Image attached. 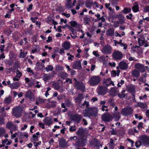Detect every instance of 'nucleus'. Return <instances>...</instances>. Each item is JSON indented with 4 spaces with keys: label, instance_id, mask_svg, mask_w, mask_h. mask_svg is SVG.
<instances>
[{
    "label": "nucleus",
    "instance_id": "nucleus-28",
    "mask_svg": "<svg viewBox=\"0 0 149 149\" xmlns=\"http://www.w3.org/2000/svg\"><path fill=\"white\" fill-rule=\"evenodd\" d=\"M138 106L143 109L147 108V105L146 104L143 103L138 102Z\"/></svg>",
    "mask_w": 149,
    "mask_h": 149
},
{
    "label": "nucleus",
    "instance_id": "nucleus-51",
    "mask_svg": "<svg viewBox=\"0 0 149 149\" xmlns=\"http://www.w3.org/2000/svg\"><path fill=\"white\" fill-rule=\"evenodd\" d=\"M141 145V143L140 140L139 141H137L135 142V146L136 148H138L140 147Z\"/></svg>",
    "mask_w": 149,
    "mask_h": 149
},
{
    "label": "nucleus",
    "instance_id": "nucleus-53",
    "mask_svg": "<svg viewBox=\"0 0 149 149\" xmlns=\"http://www.w3.org/2000/svg\"><path fill=\"white\" fill-rule=\"evenodd\" d=\"M35 84V81L34 80H30L29 82L28 83V84L29 86H31L33 85H34Z\"/></svg>",
    "mask_w": 149,
    "mask_h": 149
},
{
    "label": "nucleus",
    "instance_id": "nucleus-3",
    "mask_svg": "<svg viewBox=\"0 0 149 149\" xmlns=\"http://www.w3.org/2000/svg\"><path fill=\"white\" fill-rule=\"evenodd\" d=\"M133 112V109L130 107L123 108L121 110V114L123 115L126 116L131 115Z\"/></svg>",
    "mask_w": 149,
    "mask_h": 149
},
{
    "label": "nucleus",
    "instance_id": "nucleus-56",
    "mask_svg": "<svg viewBox=\"0 0 149 149\" xmlns=\"http://www.w3.org/2000/svg\"><path fill=\"white\" fill-rule=\"evenodd\" d=\"M128 91L130 92H133L135 91V89L132 87H130L128 88Z\"/></svg>",
    "mask_w": 149,
    "mask_h": 149
},
{
    "label": "nucleus",
    "instance_id": "nucleus-29",
    "mask_svg": "<svg viewBox=\"0 0 149 149\" xmlns=\"http://www.w3.org/2000/svg\"><path fill=\"white\" fill-rule=\"evenodd\" d=\"M89 105L90 104L89 102L88 101H85L84 103L80 104L79 106L81 108L83 107V106H85V107L86 108H89Z\"/></svg>",
    "mask_w": 149,
    "mask_h": 149
},
{
    "label": "nucleus",
    "instance_id": "nucleus-13",
    "mask_svg": "<svg viewBox=\"0 0 149 149\" xmlns=\"http://www.w3.org/2000/svg\"><path fill=\"white\" fill-rule=\"evenodd\" d=\"M91 143L92 146H94L99 147L100 145L101 146H102V144H100V141L98 139L95 138L92 140Z\"/></svg>",
    "mask_w": 149,
    "mask_h": 149
},
{
    "label": "nucleus",
    "instance_id": "nucleus-43",
    "mask_svg": "<svg viewBox=\"0 0 149 149\" xmlns=\"http://www.w3.org/2000/svg\"><path fill=\"white\" fill-rule=\"evenodd\" d=\"M70 23L71 26L73 27L77 26L78 25L77 22L75 21H71Z\"/></svg>",
    "mask_w": 149,
    "mask_h": 149
},
{
    "label": "nucleus",
    "instance_id": "nucleus-31",
    "mask_svg": "<svg viewBox=\"0 0 149 149\" xmlns=\"http://www.w3.org/2000/svg\"><path fill=\"white\" fill-rule=\"evenodd\" d=\"M114 100L113 99H110L108 100L109 104L112 107H114L115 106V104L114 103Z\"/></svg>",
    "mask_w": 149,
    "mask_h": 149
},
{
    "label": "nucleus",
    "instance_id": "nucleus-26",
    "mask_svg": "<svg viewBox=\"0 0 149 149\" xmlns=\"http://www.w3.org/2000/svg\"><path fill=\"white\" fill-rule=\"evenodd\" d=\"M52 75L49 74H45L43 77V79L45 81H47L51 79Z\"/></svg>",
    "mask_w": 149,
    "mask_h": 149
},
{
    "label": "nucleus",
    "instance_id": "nucleus-25",
    "mask_svg": "<svg viewBox=\"0 0 149 149\" xmlns=\"http://www.w3.org/2000/svg\"><path fill=\"white\" fill-rule=\"evenodd\" d=\"M83 98V95L82 94H79L76 98V100L77 102L80 103Z\"/></svg>",
    "mask_w": 149,
    "mask_h": 149
},
{
    "label": "nucleus",
    "instance_id": "nucleus-22",
    "mask_svg": "<svg viewBox=\"0 0 149 149\" xmlns=\"http://www.w3.org/2000/svg\"><path fill=\"white\" fill-rule=\"evenodd\" d=\"M131 74L133 76L138 78L140 76V72L139 71L135 69L132 71Z\"/></svg>",
    "mask_w": 149,
    "mask_h": 149
},
{
    "label": "nucleus",
    "instance_id": "nucleus-37",
    "mask_svg": "<svg viewBox=\"0 0 149 149\" xmlns=\"http://www.w3.org/2000/svg\"><path fill=\"white\" fill-rule=\"evenodd\" d=\"M10 55L12 58L10 59V61H13L15 60L16 57V55L15 54L12 52L10 53Z\"/></svg>",
    "mask_w": 149,
    "mask_h": 149
},
{
    "label": "nucleus",
    "instance_id": "nucleus-57",
    "mask_svg": "<svg viewBox=\"0 0 149 149\" xmlns=\"http://www.w3.org/2000/svg\"><path fill=\"white\" fill-rule=\"evenodd\" d=\"M120 45L122 47H123V49H127V45L126 44H124L123 43H122Z\"/></svg>",
    "mask_w": 149,
    "mask_h": 149
},
{
    "label": "nucleus",
    "instance_id": "nucleus-4",
    "mask_svg": "<svg viewBox=\"0 0 149 149\" xmlns=\"http://www.w3.org/2000/svg\"><path fill=\"white\" fill-rule=\"evenodd\" d=\"M112 56L116 60H121L123 57V54L118 50H115L112 54Z\"/></svg>",
    "mask_w": 149,
    "mask_h": 149
},
{
    "label": "nucleus",
    "instance_id": "nucleus-10",
    "mask_svg": "<svg viewBox=\"0 0 149 149\" xmlns=\"http://www.w3.org/2000/svg\"><path fill=\"white\" fill-rule=\"evenodd\" d=\"M82 118V116L80 115L76 114L72 116L71 119L72 120L74 121L75 122L79 123Z\"/></svg>",
    "mask_w": 149,
    "mask_h": 149
},
{
    "label": "nucleus",
    "instance_id": "nucleus-36",
    "mask_svg": "<svg viewBox=\"0 0 149 149\" xmlns=\"http://www.w3.org/2000/svg\"><path fill=\"white\" fill-rule=\"evenodd\" d=\"M131 11V9L130 8H125L123 10V13L125 14H127V13L130 12Z\"/></svg>",
    "mask_w": 149,
    "mask_h": 149
},
{
    "label": "nucleus",
    "instance_id": "nucleus-23",
    "mask_svg": "<svg viewBox=\"0 0 149 149\" xmlns=\"http://www.w3.org/2000/svg\"><path fill=\"white\" fill-rule=\"evenodd\" d=\"M20 85V83L18 82H16L12 84L10 87L13 89H17Z\"/></svg>",
    "mask_w": 149,
    "mask_h": 149
},
{
    "label": "nucleus",
    "instance_id": "nucleus-59",
    "mask_svg": "<svg viewBox=\"0 0 149 149\" xmlns=\"http://www.w3.org/2000/svg\"><path fill=\"white\" fill-rule=\"evenodd\" d=\"M143 123L142 122H140L139 123L137 127L139 130H140L141 128L143 127Z\"/></svg>",
    "mask_w": 149,
    "mask_h": 149
},
{
    "label": "nucleus",
    "instance_id": "nucleus-8",
    "mask_svg": "<svg viewBox=\"0 0 149 149\" xmlns=\"http://www.w3.org/2000/svg\"><path fill=\"white\" fill-rule=\"evenodd\" d=\"M107 88L104 86H99L97 89V93L99 95H104L106 94Z\"/></svg>",
    "mask_w": 149,
    "mask_h": 149
},
{
    "label": "nucleus",
    "instance_id": "nucleus-2",
    "mask_svg": "<svg viewBox=\"0 0 149 149\" xmlns=\"http://www.w3.org/2000/svg\"><path fill=\"white\" fill-rule=\"evenodd\" d=\"M101 80L100 77L98 76H94L89 78L88 82L90 85L95 86L97 85Z\"/></svg>",
    "mask_w": 149,
    "mask_h": 149
},
{
    "label": "nucleus",
    "instance_id": "nucleus-34",
    "mask_svg": "<svg viewBox=\"0 0 149 149\" xmlns=\"http://www.w3.org/2000/svg\"><path fill=\"white\" fill-rule=\"evenodd\" d=\"M84 20L86 24H88L91 22L90 19L88 17H86L84 18Z\"/></svg>",
    "mask_w": 149,
    "mask_h": 149
},
{
    "label": "nucleus",
    "instance_id": "nucleus-35",
    "mask_svg": "<svg viewBox=\"0 0 149 149\" xmlns=\"http://www.w3.org/2000/svg\"><path fill=\"white\" fill-rule=\"evenodd\" d=\"M5 132V130L3 127H0V137L4 136Z\"/></svg>",
    "mask_w": 149,
    "mask_h": 149
},
{
    "label": "nucleus",
    "instance_id": "nucleus-7",
    "mask_svg": "<svg viewBox=\"0 0 149 149\" xmlns=\"http://www.w3.org/2000/svg\"><path fill=\"white\" fill-rule=\"evenodd\" d=\"M75 86L77 89L81 90L82 92L85 91V86L81 82L76 81L75 83Z\"/></svg>",
    "mask_w": 149,
    "mask_h": 149
},
{
    "label": "nucleus",
    "instance_id": "nucleus-55",
    "mask_svg": "<svg viewBox=\"0 0 149 149\" xmlns=\"http://www.w3.org/2000/svg\"><path fill=\"white\" fill-rule=\"evenodd\" d=\"M119 24V22L116 21L114 22V24L113 26L115 28L118 27V24Z\"/></svg>",
    "mask_w": 149,
    "mask_h": 149
},
{
    "label": "nucleus",
    "instance_id": "nucleus-9",
    "mask_svg": "<svg viewBox=\"0 0 149 149\" xmlns=\"http://www.w3.org/2000/svg\"><path fill=\"white\" fill-rule=\"evenodd\" d=\"M102 118L104 121H109L112 119L111 115L108 113H105L102 115Z\"/></svg>",
    "mask_w": 149,
    "mask_h": 149
},
{
    "label": "nucleus",
    "instance_id": "nucleus-27",
    "mask_svg": "<svg viewBox=\"0 0 149 149\" xmlns=\"http://www.w3.org/2000/svg\"><path fill=\"white\" fill-rule=\"evenodd\" d=\"M26 96L30 99H32L33 95L30 91H29L26 92L25 94Z\"/></svg>",
    "mask_w": 149,
    "mask_h": 149
},
{
    "label": "nucleus",
    "instance_id": "nucleus-14",
    "mask_svg": "<svg viewBox=\"0 0 149 149\" xmlns=\"http://www.w3.org/2000/svg\"><path fill=\"white\" fill-rule=\"evenodd\" d=\"M120 68L122 70H126L128 68V66L127 63L123 61L120 62L119 64Z\"/></svg>",
    "mask_w": 149,
    "mask_h": 149
},
{
    "label": "nucleus",
    "instance_id": "nucleus-41",
    "mask_svg": "<svg viewBox=\"0 0 149 149\" xmlns=\"http://www.w3.org/2000/svg\"><path fill=\"white\" fill-rule=\"evenodd\" d=\"M68 29H70L72 32V34L74 35H76L77 34V33L76 30L74 29L72 27L70 26L68 28Z\"/></svg>",
    "mask_w": 149,
    "mask_h": 149
},
{
    "label": "nucleus",
    "instance_id": "nucleus-20",
    "mask_svg": "<svg viewBox=\"0 0 149 149\" xmlns=\"http://www.w3.org/2000/svg\"><path fill=\"white\" fill-rule=\"evenodd\" d=\"M106 34L108 36H113L114 34V29L113 28H109L106 31Z\"/></svg>",
    "mask_w": 149,
    "mask_h": 149
},
{
    "label": "nucleus",
    "instance_id": "nucleus-18",
    "mask_svg": "<svg viewBox=\"0 0 149 149\" xmlns=\"http://www.w3.org/2000/svg\"><path fill=\"white\" fill-rule=\"evenodd\" d=\"M103 84L104 85H106L107 87L111 84L113 86L114 85V83L111 80L110 78H108L106 80L103 82Z\"/></svg>",
    "mask_w": 149,
    "mask_h": 149
},
{
    "label": "nucleus",
    "instance_id": "nucleus-47",
    "mask_svg": "<svg viewBox=\"0 0 149 149\" xmlns=\"http://www.w3.org/2000/svg\"><path fill=\"white\" fill-rule=\"evenodd\" d=\"M8 139H6L4 140H2L1 143L3 144L6 143L7 145H9V141H8Z\"/></svg>",
    "mask_w": 149,
    "mask_h": 149
},
{
    "label": "nucleus",
    "instance_id": "nucleus-54",
    "mask_svg": "<svg viewBox=\"0 0 149 149\" xmlns=\"http://www.w3.org/2000/svg\"><path fill=\"white\" fill-rule=\"evenodd\" d=\"M12 37L13 40L15 42L19 40V37L17 36L14 35Z\"/></svg>",
    "mask_w": 149,
    "mask_h": 149
},
{
    "label": "nucleus",
    "instance_id": "nucleus-60",
    "mask_svg": "<svg viewBox=\"0 0 149 149\" xmlns=\"http://www.w3.org/2000/svg\"><path fill=\"white\" fill-rule=\"evenodd\" d=\"M92 3H87L86 4V7L90 8L92 6Z\"/></svg>",
    "mask_w": 149,
    "mask_h": 149
},
{
    "label": "nucleus",
    "instance_id": "nucleus-16",
    "mask_svg": "<svg viewBox=\"0 0 149 149\" xmlns=\"http://www.w3.org/2000/svg\"><path fill=\"white\" fill-rule=\"evenodd\" d=\"M43 121L45 125L48 126H50L53 123L52 119L48 117H45L43 120Z\"/></svg>",
    "mask_w": 149,
    "mask_h": 149
},
{
    "label": "nucleus",
    "instance_id": "nucleus-33",
    "mask_svg": "<svg viewBox=\"0 0 149 149\" xmlns=\"http://www.w3.org/2000/svg\"><path fill=\"white\" fill-rule=\"evenodd\" d=\"M27 53V52H20L19 54V57L20 58H24L26 56Z\"/></svg>",
    "mask_w": 149,
    "mask_h": 149
},
{
    "label": "nucleus",
    "instance_id": "nucleus-49",
    "mask_svg": "<svg viewBox=\"0 0 149 149\" xmlns=\"http://www.w3.org/2000/svg\"><path fill=\"white\" fill-rule=\"evenodd\" d=\"M143 11L145 13L149 12V6H147L144 7L143 8Z\"/></svg>",
    "mask_w": 149,
    "mask_h": 149
},
{
    "label": "nucleus",
    "instance_id": "nucleus-21",
    "mask_svg": "<svg viewBox=\"0 0 149 149\" xmlns=\"http://www.w3.org/2000/svg\"><path fill=\"white\" fill-rule=\"evenodd\" d=\"M62 47L65 50H68L70 47V43L68 41L65 42L63 44Z\"/></svg>",
    "mask_w": 149,
    "mask_h": 149
},
{
    "label": "nucleus",
    "instance_id": "nucleus-50",
    "mask_svg": "<svg viewBox=\"0 0 149 149\" xmlns=\"http://www.w3.org/2000/svg\"><path fill=\"white\" fill-rule=\"evenodd\" d=\"M117 17L120 20H122V19H125V17L121 14H119L117 15Z\"/></svg>",
    "mask_w": 149,
    "mask_h": 149
},
{
    "label": "nucleus",
    "instance_id": "nucleus-15",
    "mask_svg": "<svg viewBox=\"0 0 149 149\" xmlns=\"http://www.w3.org/2000/svg\"><path fill=\"white\" fill-rule=\"evenodd\" d=\"M118 91L116 88H112L109 91V95L113 97L115 96L118 95Z\"/></svg>",
    "mask_w": 149,
    "mask_h": 149
},
{
    "label": "nucleus",
    "instance_id": "nucleus-39",
    "mask_svg": "<svg viewBox=\"0 0 149 149\" xmlns=\"http://www.w3.org/2000/svg\"><path fill=\"white\" fill-rule=\"evenodd\" d=\"M53 69V67L51 65H48L47 67L45 68V70L47 72H48L49 70L52 71Z\"/></svg>",
    "mask_w": 149,
    "mask_h": 149
},
{
    "label": "nucleus",
    "instance_id": "nucleus-17",
    "mask_svg": "<svg viewBox=\"0 0 149 149\" xmlns=\"http://www.w3.org/2000/svg\"><path fill=\"white\" fill-rule=\"evenodd\" d=\"M72 68L74 69H80L81 68V62L79 61H76L72 66Z\"/></svg>",
    "mask_w": 149,
    "mask_h": 149
},
{
    "label": "nucleus",
    "instance_id": "nucleus-32",
    "mask_svg": "<svg viewBox=\"0 0 149 149\" xmlns=\"http://www.w3.org/2000/svg\"><path fill=\"white\" fill-rule=\"evenodd\" d=\"M138 42L139 45L141 46H142L144 44H146V42L144 40V38L143 39V40H142L139 38L138 39Z\"/></svg>",
    "mask_w": 149,
    "mask_h": 149
},
{
    "label": "nucleus",
    "instance_id": "nucleus-46",
    "mask_svg": "<svg viewBox=\"0 0 149 149\" xmlns=\"http://www.w3.org/2000/svg\"><path fill=\"white\" fill-rule=\"evenodd\" d=\"M127 94V93H118V95L120 98H124Z\"/></svg>",
    "mask_w": 149,
    "mask_h": 149
},
{
    "label": "nucleus",
    "instance_id": "nucleus-12",
    "mask_svg": "<svg viewBox=\"0 0 149 149\" xmlns=\"http://www.w3.org/2000/svg\"><path fill=\"white\" fill-rule=\"evenodd\" d=\"M68 143V142L66 141L63 137L61 138L59 141V145L61 148H65Z\"/></svg>",
    "mask_w": 149,
    "mask_h": 149
},
{
    "label": "nucleus",
    "instance_id": "nucleus-63",
    "mask_svg": "<svg viewBox=\"0 0 149 149\" xmlns=\"http://www.w3.org/2000/svg\"><path fill=\"white\" fill-rule=\"evenodd\" d=\"M124 83V81L123 80H121L120 82H118V84H117V86L118 87H120Z\"/></svg>",
    "mask_w": 149,
    "mask_h": 149
},
{
    "label": "nucleus",
    "instance_id": "nucleus-30",
    "mask_svg": "<svg viewBox=\"0 0 149 149\" xmlns=\"http://www.w3.org/2000/svg\"><path fill=\"white\" fill-rule=\"evenodd\" d=\"M59 75L62 78L64 79L68 77V74L65 72H62L60 73Z\"/></svg>",
    "mask_w": 149,
    "mask_h": 149
},
{
    "label": "nucleus",
    "instance_id": "nucleus-5",
    "mask_svg": "<svg viewBox=\"0 0 149 149\" xmlns=\"http://www.w3.org/2000/svg\"><path fill=\"white\" fill-rule=\"evenodd\" d=\"M22 107L19 106L14 108L13 110V114L16 117H19L22 115Z\"/></svg>",
    "mask_w": 149,
    "mask_h": 149
},
{
    "label": "nucleus",
    "instance_id": "nucleus-38",
    "mask_svg": "<svg viewBox=\"0 0 149 149\" xmlns=\"http://www.w3.org/2000/svg\"><path fill=\"white\" fill-rule=\"evenodd\" d=\"M10 128H12L13 130L14 131L17 130V127L16 125L12 123L11 122H10Z\"/></svg>",
    "mask_w": 149,
    "mask_h": 149
},
{
    "label": "nucleus",
    "instance_id": "nucleus-44",
    "mask_svg": "<svg viewBox=\"0 0 149 149\" xmlns=\"http://www.w3.org/2000/svg\"><path fill=\"white\" fill-rule=\"evenodd\" d=\"M3 102L6 104H9V96L5 98L3 101Z\"/></svg>",
    "mask_w": 149,
    "mask_h": 149
},
{
    "label": "nucleus",
    "instance_id": "nucleus-24",
    "mask_svg": "<svg viewBox=\"0 0 149 149\" xmlns=\"http://www.w3.org/2000/svg\"><path fill=\"white\" fill-rule=\"evenodd\" d=\"M134 6L132 7V10L134 12H136L139 11V6L137 2L134 4Z\"/></svg>",
    "mask_w": 149,
    "mask_h": 149
},
{
    "label": "nucleus",
    "instance_id": "nucleus-48",
    "mask_svg": "<svg viewBox=\"0 0 149 149\" xmlns=\"http://www.w3.org/2000/svg\"><path fill=\"white\" fill-rule=\"evenodd\" d=\"M65 103L67 107H70L71 105V103L70 101L69 100H65Z\"/></svg>",
    "mask_w": 149,
    "mask_h": 149
},
{
    "label": "nucleus",
    "instance_id": "nucleus-6",
    "mask_svg": "<svg viewBox=\"0 0 149 149\" xmlns=\"http://www.w3.org/2000/svg\"><path fill=\"white\" fill-rule=\"evenodd\" d=\"M112 49L109 45H107L104 46L101 49V52L105 54H110L112 52Z\"/></svg>",
    "mask_w": 149,
    "mask_h": 149
},
{
    "label": "nucleus",
    "instance_id": "nucleus-19",
    "mask_svg": "<svg viewBox=\"0 0 149 149\" xmlns=\"http://www.w3.org/2000/svg\"><path fill=\"white\" fill-rule=\"evenodd\" d=\"M135 67L136 69L139 70L142 72H143L145 70L144 66L143 65L139 63L136 64L135 65Z\"/></svg>",
    "mask_w": 149,
    "mask_h": 149
},
{
    "label": "nucleus",
    "instance_id": "nucleus-11",
    "mask_svg": "<svg viewBox=\"0 0 149 149\" xmlns=\"http://www.w3.org/2000/svg\"><path fill=\"white\" fill-rule=\"evenodd\" d=\"M140 140L141 143L149 145V137L146 136H143L140 137Z\"/></svg>",
    "mask_w": 149,
    "mask_h": 149
},
{
    "label": "nucleus",
    "instance_id": "nucleus-58",
    "mask_svg": "<svg viewBox=\"0 0 149 149\" xmlns=\"http://www.w3.org/2000/svg\"><path fill=\"white\" fill-rule=\"evenodd\" d=\"M45 124V123H38V125H39V127H41L42 129H45V127L44 125Z\"/></svg>",
    "mask_w": 149,
    "mask_h": 149
},
{
    "label": "nucleus",
    "instance_id": "nucleus-45",
    "mask_svg": "<svg viewBox=\"0 0 149 149\" xmlns=\"http://www.w3.org/2000/svg\"><path fill=\"white\" fill-rule=\"evenodd\" d=\"M16 74L17 75H16V77L19 78H20L22 75V73L19 71L18 70H17Z\"/></svg>",
    "mask_w": 149,
    "mask_h": 149
},
{
    "label": "nucleus",
    "instance_id": "nucleus-64",
    "mask_svg": "<svg viewBox=\"0 0 149 149\" xmlns=\"http://www.w3.org/2000/svg\"><path fill=\"white\" fill-rule=\"evenodd\" d=\"M139 81L141 82H144L146 81V80L145 78H143V77H140L139 79Z\"/></svg>",
    "mask_w": 149,
    "mask_h": 149
},
{
    "label": "nucleus",
    "instance_id": "nucleus-61",
    "mask_svg": "<svg viewBox=\"0 0 149 149\" xmlns=\"http://www.w3.org/2000/svg\"><path fill=\"white\" fill-rule=\"evenodd\" d=\"M33 5L32 4H30L29 7L27 8V10L28 11H30L32 9Z\"/></svg>",
    "mask_w": 149,
    "mask_h": 149
},
{
    "label": "nucleus",
    "instance_id": "nucleus-42",
    "mask_svg": "<svg viewBox=\"0 0 149 149\" xmlns=\"http://www.w3.org/2000/svg\"><path fill=\"white\" fill-rule=\"evenodd\" d=\"M5 124L4 119L3 117L0 116V125H1Z\"/></svg>",
    "mask_w": 149,
    "mask_h": 149
},
{
    "label": "nucleus",
    "instance_id": "nucleus-62",
    "mask_svg": "<svg viewBox=\"0 0 149 149\" xmlns=\"http://www.w3.org/2000/svg\"><path fill=\"white\" fill-rule=\"evenodd\" d=\"M93 54L96 57H99L100 55L96 51H94L93 52Z\"/></svg>",
    "mask_w": 149,
    "mask_h": 149
},
{
    "label": "nucleus",
    "instance_id": "nucleus-1",
    "mask_svg": "<svg viewBox=\"0 0 149 149\" xmlns=\"http://www.w3.org/2000/svg\"><path fill=\"white\" fill-rule=\"evenodd\" d=\"M98 109L95 107H90L86 108L83 111V113L84 117H90L94 116L95 117L97 116Z\"/></svg>",
    "mask_w": 149,
    "mask_h": 149
},
{
    "label": "nucleus",
    "instance_id": "nucleus-40",
    "mask_svg": "<svg viewBox=\"0 0 149 149\" xmlns=\"http://www.w3.org/2000/svg\"><path fill=\"white\" fill-rule=\"evenodd\" d=\"M58 100H60L63 99H65V96L64 95L61 94L59 95L57 97Z\"/></svg>",
    "mask_w": 149,
    "mask_h": 149
},
{
    "label": "nucleus",
    "instance_id": "nucleus-52",
    "mask_svg": "<svg viewBox=\"0 0 149 149\" xmlns=\"http://www.w3.org/2000/svg\"><path fill=\"white\" fill-rule=\"evenodd\" d=\"M108 145L110 149H113L114 148L115 144L114 143H109Z\"/></svg>",
    "mask_w": 149,
    "mask_h": 149
}]
</instances>
